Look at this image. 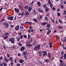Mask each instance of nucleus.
<instances>
[{
    "label": "nucleus",
    "mask_w": 66,
    "mask_h": 66,
    "mask_svg": "<svg viewBox=\"0 0 66 66\" xmlns=\"http://www.w3.org/2000/svg\"><path fill=\"white\" fill-rule=\"evenodd\" d=\"M3 25L4 26V28H7L9 26V23L6 22H4L3 23Z\"/></svg>",
    "instance_id": "1"
},
{
    "label": "nucleus",
    "mask_w": 66,
    "mask_h": 66,
    "mask_svg": "<svg viewBox=\"0 0 66 66\" xmlns=\"http://www.w3.org/2000/svg\"><path fill=\"white\" fill-rule=\"evenodd\" d=\"M15 40V38H10L9 39V41L11 42L12 44H14Z\"/></svg>",
    "instance_id": "2"
},
{
    "label": "nucleus",
    "mask_w": 66,
    "mask_h": 66,
    "mask_svg": "<svg viewBox=\"0 0 66 66\" xmlns=\"http://www.w3.org/2000/svg\"><path fill=\"white\" fill-rule=\"evenodd\" d=\"M40 45L38 44L37 45V46H35L34 47V50H36V51L37 50H39V49H40Z\"/></svg>",
    "instance_id": "3"
},
{
    "label": "nucleus",
    "mask_w": 66,
    "mask_h": 66,
    "mask_svg": "<svg viewBox=\"0 0 66 66\" xmlns=\"http://www.w3.org/2000/svg\"><path fill=\"white\" fill-rule=\"evenodd\" d=\"M30 14L28 12L25 11V17H28V16Z\"/></svg>",
    "instance_id": "4"
},
{
    "label": "nucleus",
    "mask_w": 66,
    "mask_h": 66,
    "mask_svg": "<svg viewBox=\"0 0 66 66\" xmlns=\"http://www.w3.org/2000/svg\"><path fill=\"white\" fill-rule=\"evenodd\" d=\"M14 10L15 12L17 13H19V12H20L19 10L17 8H15L14 9Z\"/></svg>",
    "instance_id": "5"
},
{
    "label": "nucleus",
    "mask_w": 66,
    "mask_h": 66,
    "mask_svg": "<svg viewBox=\"0 0 66 66\" xmlns=\"http://www.w3.org/2000/svg\"><path fill=\"white\" fill-rule=\"evenodd\" d=\"M13 16L8 17H7V19L10 20H12L13 19Z\"/></svg>",
    "instance_id": "6"
},
{
    "label": "nucleus",
    "mask_w": 66,
    "mask_h": 66,
    "mask_svg": "<svg viewBox=\"0 0 66 66\" xmlns=\"http://www.w3.org/2000/svg\"><path fill=\"white\" fill-rule=\"evenodd\" d=\"M2 37H3V38H4V40L6 39H7V38H8V36H6L4 35H3Z\"/></svg>",
    "instance_id": "7"
},
{
    "label": "nucleus",
    "mask_w": 66,
    "mask_h": 66,
    "mask_svg": "<svg viewBox=\"0 0 66 66\" xmlns=\"http://www.w3.org/2000/svg\"><path fill=\"white\" fill-rule=\"evenodd\" d=\"M37 11L41 13H43V10L41 9L40 8H38L37 10Z\"/></svg>",
    "instance_id": "8"
},
{
    "label": "nucleus",
    "mask_w": 66,
    "mask_h": 66,
    "mask_svg": "<svg viewBox=\"0 0 66 66\" xmlns=\"http://www.w3.org/2000/svg\"><path fill=\"white\" fill-rule=\"evenodd\" d=\"M19 25H18L16 26L15 27V30L16 31H18V29H19Z\"/></svg>",
    "instance_id": "9"
},
{
    "label": "nucleus",
    "mask_w": 66,
    "mask_h": 66,
    "mask_svg": "<svg viewBox=\"0 0 66 66\" xmlns=\"http://www.w3.org/2000/svg\"><path fill=\"white\" fill-rule=\"evenodd\" d=\"M13 57H11L9 58V61H11V62H13Z\"/></svg>",
    "instance_id": "10"
},
{
    "label": "nucleus",
    "mask_w": 66,
    "mask_h": 66,
    "mask_svg": "<svg viewBox=\"0 0 66 66\" xmlns=\"http://www.w3.org/2000/svg\"><path fill=\"white\" fill-rule=\"evenodd\" d=\"M32 9V6H31L30 7H29L28 9V12H30L31 10Z\"/></svg>",
    "instance_id": "11"
},
{
    "label": "nucleus",
    "mask_w": 66,
    "mask_h": 66,
    "mask_svg": "<svg viewBox=\"0 0 66 66\" xmlns=\"http://www.w3.org/2000/svg\"><path fill=\"white\" fill-rule=\"evenodd\" d=\"M25 49V47H24L23 46L21 48L20 50H21V51H23Z\"/></svg>",
    "instance_id": "12"
},
{
    "label": "nucleus",
    "mask_w": 66,
    "mask_h": 66,
    "mask_svg": "<svg viewBox=\"0 0 66 66\" xmlns=\"http://www.w3.org/2000/svg\"><path fill=\"white\" fill-rule=\"evenodd\" d=\"M27 52V51H24L22 53V55H23V56L24 55H26V54Z\"/></svg>",
    "instance_id": "13"
},
{
    "label": "nucleus",
    "mask_w": 66,
    "mask_h": 66,
    "mask_svg": "<svg viewBox=\"0 0 66 66\" xmlns=\"http://www.w3.org/2000/svg\"><path fill=\"white\" fill-rule=\"evenodd\" d=\"M43 15H41L38 18V20H40L42 18V17H43Z\"/></svg>",
    "instance_id": "14"
},
{
    "label": "nucleus",
    "mask_w": 66,
    "mask_h": 66,
    "mask_svg": "<svg viewBox=\"0 0 66 66\" xmlns=\"http://www.w3.org/2000/svg\"><path fill=\"white\" fill-rule=\"evenodd\" d=\"M38 63L39 64H40L41 65H42V64H43V62H42L41 61H38Z\"/></svg>",
    "instance_id": "15"
},
{
    "label": "nucleus",
    "mask_w": 66,
    "mask_h": 66,
    "mask_svg": "<svg viewBox=\"0 0 66 66\" xmlns=\"http://www.w3.org/2000/svg\"><path fill=\"white\" fill-rule=\"evenodd\" d=\"M48 55H47V56H48V57L49 58V59L51 58V54L50 53H48Z\"/></svg>",
    "instance_id": "16"
},
{
    "label": "nucleus",
    "mask_w": 66,
    "mask_h": 66,
    "mask_svg": "<svg viewBox=\"0 0 66 66\" xmlns=\"http://www.w3.org/2000/svg\"><path fill=\"white\" fill-rule=\"evenodd\" d=\"M37 4L38 6H41L40 3L39 2H37Z\"/></svg>",
    "instance_id": "17"
},
{
    "label": "nucleus",
    "mask_w": 66,
    "mask_h": 66,
    "mask_svg": "<svg viewBox=\"0 0 66 66\" xmlns=\"http://www.w3.org/2000/svg\"><path fill=\"white\" fill-rule=\"evenodd\" d=\"M51 32V31L50 30H49L47 33L46 34L47 35H49L50 33Z\"/></svg>",
    "instance_id": "18"
},
{
    "label": "nucleus",
    "mask_w": 66,
    "mask_h": 66,
    "mask_svg": "<svg viewBox=\"0 0 66 66\" xmlns=\"http://www.w3.org/2000/svg\"><path fill=\"white\" fill-rule=\"evenodd\" d=\"M27 47H32V44H27Z\"/></svg>",
    "instance_id": "19"
},
{
    "label": "nucleus",
    "mask_w": 66,
    "mask_h": 66,
    "mask_svg": "<svg viewBox=\"0 0 66 66\" xmlns=\"http://www.w3.org/2000/svg\"><path fill=\"white\" fill-rule=\"evenodd\" d=\"M24 61L22 60H19V62L20 63H23Z\"/></svg>",
    "instance_id": "20"
},
{
    "label": "nucleus",
    "mask_w": 66,
    "mask_h": 66,
    "mask_svg": "<svg viewBox=\"0 0 66 66\" xmlns=\"http://www.w3.org/2000/svg\"><path fill=\"white\" fill-rule=\"evenodd\" d=\"M46 27L47 28H50V25L49 23L46 26Z\"/></svg>",
    "instance_id": "21"
},
{
    "label": "nucleus",
    "mask_w": 66,
    "mask_h": 66,
    "mask_svg": "<svg viewBox=\"0 0 66 66\" xmlns=\"http://www.w3.org/2000/svg\"><path fill=\"white\" fill-rule=\"evenodd\" d=\"M33 21H34V22H38V21H37L36 19H34Z\"/></svg>",
    "instance_id": "22"
},
{
    "label": "nucleus",
    "mask_w": 66,
    "mask_h": 66,
    "mask_svg": "<svg viewBox=\"0 0 66 66\" xmlns=\"http://www.w3.org/2000/svg\"><path fill=\"white\" fill-rule=\"evenodd\" d=\"M48 24V23H45L44 22H42V25H43V26H44L45 25V24Z\"/></svg>",
    "instance_id": "23"
},
{
    "label": "nucleus",
    "mask_w": 66,
    "mask_h": 66,
    "mask_svg": "<svg viewBox=\"0 0 66 66\" xmlns=\"http://www.w3.org/2000/svg\"><path fill=\"white\" fill-rule=\"evenodd\" d=\"M58 20L60 23H61V24H62V23H63V22H62L61 20H60V19H59Z\"/></svg>",
    "instance_id": "24"
},
{
    "label": "nucleus",
    "mask_w": 66,
    "mask_h": 66,
    "mask_svg": "<svg viewBox=\"0 0 66 66\" xmlns=\"http://www.w3.org/2000/svg\"><path fill=\"white\" fill-rule=\"evenodd\" d=\"M45 20L46 21H47L48 20V18H47V16H45Z\"/></svg>",
    "instance_id": "25"
},
{
    "label": "nucleus",
    "mask_w": 66,
    "mask_h": 66,
    "mask_svg": "<svg viewBox=\"0 0 66 66\" xmlns=\"http://www.w3.org/2000/svg\"><path fill=\"white\" fill-rule=\"evenodd\" d=\"M24 57L25 59H27L28 57H27V54H26L24 56Z\"/></svg>",
    "instance_id": "26"
},
{
    "label": "nucleus",
    "mask_w": 66,
    "mask_h": 66,
    "mask_svg": "<svg viewBox=\"0 0 66 66\" xmlns=\"http://www.w3.org/2000/svg\"><path fill=\"white\" fill-rule=\"evenodd\" d=\"M49 10V9L48 7L46 8L45 9V11L46 12H48Z\"/></svg>",
    "instance_id": "27"
},
{
    "label": "nucleus",
    "mask_w": 66,
    "mask_h": 66,
    "mask_svg": "<svg viewBox=\"0 0 66 66\" xmlns=\"http://www.w3.org/2000/svg\"><path fill=\"white\" fill-rule=\"evenodd\" d=\"M19 47H21L22 46V44L20 43H19Z\"/></svg>",
    "instance_id": "28"
},
{
    "label": "nucleus",
    "mask_w": 66,
    "mask_h": 66,
    "mask_svg": "<svg viewBox=\"0 0 66 66\" xmlns=\"http://www.w3.org/2000/svg\"><path fill=\"white\" fill-rule=\"evenodd\" d=\"M5 35L6 36V35H9V33H8L7 32H5Z\"/></svg>",
    "instance_id": "29"
},
{
    "label": "nucleus",
    "mask_w": 66,
    "mask_h": 66,
    "mask_svg": "<svg viewBox=\"0 0 66 66\" xmlns=\"http://www.w3.org/2000/svg\"><path fill=\"white\" fill-rule=\"evenodd\" d=\"M28 7H29V6L26 5L24 7V8L25 9H27Z\"/></svg>",
    "instance_id": "30"
},
{
    "label": "nucleus",
    "mask_w": 66,
    "mask_h": 66,
    "mask_svg": "<svg viewBox=\"0 0 66 66\" xmlns=\"http://www.w3.org/2000/svg\"><path fill=\"white\" fill-rule=\"evenodd\" d=\"M51 20H52V22L54 23H55V21H54V19H51Z\"/></svg>",
    "instance_id": "31"
},
{
    "label": "nucleus",
    "mask_w": 66,
    "mask_h": 66,
    "mask_svg": "<svg viewBox=\"0 0 66 66\" xmlns=\"http://www.w3.org/2000/svg\"><path fill=\"white\" fill-rule=\"evenodd\" d=\"M63 57L64 59H66V54H64L63 55Z\"/></svg>",
    "instance_id": "32"
},
{
    "label": "nucleus",
    "mask_w": 66,
    "mask_h": 66,
    "mask_svg": "<svg viewBox=\"0 0 66 66\" xmlns=\"http://www.w3.org/2000/svg\"><path fill=\"white\" fill-rule=\"evenodd\" d=\"M48 4H51L52 3H51V1H50V0H48Z\"/></svg>",
    "instance_id": "33"
},
{
    "label": "nucleus",
    "mask_w": 66,
    "mask_h": 66,
    "mask_svg": "<svg viewBox=\"0 0 66 66\" xmlns=\"http://www.w3.org/2000/svg\"><path fill=\"white\" fill-rule=\"evenodd\" d=\"M36 41L35 40L33 43L32 44V45H33V46H34V45H35V44H36Z\"/></svg>",
    "instance_id": "34"
},
{
    "label": "nucleus",
    "mask_w": 66,
    "mask_h": 66,
    "mask_svg": "<svg viewBox=\"0 0 66 66\" xmlns=\"http://www.w3.org/2000/svg\"><path fill=\"white\" fill-rule=\"evenodd\" d=\"M58 27L59 29H63V27L62 26H59Z\"/></svg>",
    "instance_id": "35"
},
{
    "label": "nucleus",
    "mask_w": 66,
    "mask_h": 66,
    "mask_svg": "<svg viewBox=\"0 0 66 66\" xmlns=\"http://www.w3.org/2000/svg\"><path fill=\"white\" fill-rule=\"evenodd\" d=\"M64 12H63V14L64 15H66V11H65V10H64Z\"/></svg>",
    "instance_id": "36"
},
{
    "label": "nucleus",
    "mask_w": 66,
    "mask_h": 66,
    "mask_svg": "<svg viewBox=\"0 0 66 66\" xmlns=\"http://www.w3.org/2000/svg\"><path fill=\"white\" fill-rule=\"evenodd\" d=\"M32 40H33V38H31L29 42L30 43V44L31 43V42H32Z\"/></svg>",
    "instance_id": "37"
},
{
    "label": "nucleus",
    "mask_w": 66,
    "mask_h": 66,
    "mask_svg": "<svg viewBox=\"0 0 66 66\" xmlns=\"http://www.w3.org/2000/svg\"><path fill=\"white\" fill-rule=\"evenodd\" d=\"M3 66H7V64L5 62H4L3 63Z\"/></svg>",
    "instance_id": "38"
},
{
    "label": "nucleus",
    "mask_w": 66,
    "mask_h": 66,
    "mask_svg": "<svg viewBox=\"0 0 66 66\" xmlns=\"http://www.w3.org/2000/svg\"><path fill=\"white\" fill-rule=\"evenodd\" d=\"M19 7L21 10H23V7L22 6H19Z\"/></svg>",
    "instance_id": "39"
},
{
    "label": "nucleus",
    "mask_w": 66,
    "mask_h": 66,
    "mask_svg": "<svg viewBox=\"0 0 66 66\" xmlns=\"http://www.w3.org/2000/svg\"><path fill=\"white\" fill-rule=\"evenodd\" d=\"M61 66H66V65H65V64L64 63H62Z\"/></svg>",
    "instance_id": "40"
},
{
    "label": "nucleus",
    "mask_w": 66,
    "mask_h": 66,
    "mask_svg": "<svg viewBox=\"0 0 66 66\" xmlns=\"http://www.w3.org/2000/svg\"><path fill=\"white\" fill-rule=\"evenodd\" d=\"M57 15L58 16H59V17L60 16H61V14H60V12H58L57 13Z\"/></svg>",
    "instance_id": "41"
},
{
    "label": "nucleus",
    "mask_w": 66,
    "mask_h": 66,
    "mask_svg": "<svg viewBox=\"0 0 66 66\" xmlns=\"http://www.w3.org/2000/svg\"><path fill=\"white\" fill-rule=\"evenodd\" d=\"M64 39H63V41L64 42H65L66 43V37H64Z\"/></svg>",
    "instance_id": "42"
},
{
    "label": "nucleus",
    "mask_w": 66,
    "mask_h": 66,
    "mask_svg": "<svg viewBox=\"0 0 66 66\" xmlns=\"http://www.w3.org/2000/svg\"><path fill=\"white\" fill-rule=\"evenodd\" d=\"M23 37L24 38H26L27 37V35H23Z\"/></svg>",
    "instance_id": "43"
},
{
    "label": "nucleus",
    "mask_w": 66,
    "mask_h": 66,
    "mask_svg": "<svg viewBox=\"0 0 66 66\" xmlns=\"http://www.w3.org/2000/svg\"><path fill=\"white\" fill-rule=\"evenodd\" d=\"M46 16L50 17V13H47L46 15Z\"/></svg>",
    "instance_id": "44"
},
{
    "label": "nucleus",
    "mask_w": 66,
    "mask_h": 66,
    "mask_svg": "<svg viewBox=\"0 0 66 66\" xmlns=\"http://www.w3.org/2000/svg\"><path fill=\"white\" fill-rule=\"evenodd\" d=\"M7 57H10V55L9 54H7Z\"/></svg>",
    "instance_id": "45"
},
{
    "label": "nucleus",
    "mask_w": 66,
    "mask_h": 66,
    "mask_svg": "<svg viewBox=\"0 0 66 66\" xmlns=\"http://www.w3.org/2000/svg\"><path fill=\"white\" fill-rule=\"evenodd\" d=\"M60 7L61 9H64V5H62Z\"/></svg>",
    "instance_id": "46"
},
{
    "label": "nucleus",
    "mask_w": 66,
    "mask_h": 66,
    "mask_svg": "<svg viewBox=\"0 0 66 66\" xmlns=\"http://www.w3.org/2000/svg\"><path fill=\"white\" fill-rule=\"evenodd\" d=\"M60 62L61 63H62L63 62V61L62 60H60Z\"/></svg>",
    "instance_id": "47"
},
{
    "label": "nucleus",
    "mask_w": 66,
    "mask_h": 66,
    "mask_svg": "<svg viewBox=\"0 0 66 66\" xmlns=\"http://www.w3.org/2000/svg\"><path fill=\"white\" fill-rule=\"evenodd\" d=\"M20 39V37H18V38L17 39V40H18V42H19V40Z\"/></svg>",
    "instance_id": "48"
},
{
    "label": "nucleus",
    "mask_w": 66,
    "mask_h": 66,
    "mask_svg": "<svg viewBox=\"0 0 66 66\" xmlns=\"http://www.w3.org/2000/svg\"><path fill=\"white\" fill-rule=\"evenodd\" d=\"M4 61H5V62H6V61L7 60V59L5 57H4Z\"/></svg>",
    "instance_id": "49"
},
{
    "label": "nucleus",
    "mask_w": 66,
    "mask_h": 66,
    "mask_svg": "<svg viewBox=\"0 0 66 66\" xmlns=\"http://www.w3.org/2000/svg\"><path fill=\"white\" fill-rule=\"evenodd\" d=\"M34 3V2L33 1H32V2H31L30 3V5H33V4Z\"/></svg>",
    "instance_id": "50"
},
{
    "label": "nucleus",
    "mask_w": 66,
    "mask_h": 66,
    "mask_svg": "<svg viewBox=\"0 0 66 66\" xmlns=\"http://www.w3.org/2000/svg\"><path fill=\"white\" fill-rule=\"evenodd\" d=\"M50 4V7L52 8V7L53 6V4Z\"/></svg>",
    "instance_id": "51"
},
{
    "label": "nucleus",
    "mask_w": 66,
    "mask_h": 66,
    "mask_svg": "<svg viewBox=\"0 0 66 66\" xmlns=\"http://www.w3.org/2000/svg\"><path fill=\"white\" fill-rule=\"evenodd\" d=\"M30 38V35H28V39H29Z\"/></svg>",
    "instance_id": "52"
},
{
    "label": "nucleus",
    "mask_w": 66,
    "mask_h": 66,
    "mask_svg": "<svg viewBox=\"0 0 66 66\" xmlns=\"http://www.w3.org/2000/svg\"><path fill=\"white\" fill-rule=\"evenodd\" d=\"M3 48L4 49H6V47L5 46V45H4L3 46Z\"/></svg>",
    "instance_id": "53"
},
{
    "label": "nucleus",
    "mask_w": 66,
    "mask_h": 66,
    "mask_svg": "<svg viewBox=\"0 0 66 66\" xmlns=\"http://www.w3.org/2000/svg\"><path fill=\"white\" fill-rule=\"evenodd\" d=\"M43 6L44 7V9H46V7H47L46 5H43Z\"/></svg>",
    "instance_id": "54"
},
{
    "label": "nucleus",
    "mask_w": 66,
    "mask_h": 66,
    "mask_svg": "<svg viewBox=\"0 0 66 66\" xmlns=\"http://www.w3.org/2000/svg\"><path fill=\"white\" fill-rule=\"evenodd\" d=\"M0 60H3V57L2 56H1V57H0Z\"/></svg>",
    "instance_id": "55"
},
{
    "label": "nucleus",
    "mask_w": 66,
    "mask_h": 66,
    "mask_svg": "<svg viewBox=\"0 0 66 66\" xmlns=\"http://www.w3.org/2000/svg\"><path fill=\"white\" fill-rule=\"evenodd\" d=\"M49 61V60H48V59H47L45 61V62H47V63H48V62Z\"/></svg>",
    "instance_id": "56"
},
{
    "label": "nucleus",
    "mask_w": 66,
    "mask_h": 66,
    "mask_svg": "<svg viewBox=\"0 0 66 66\" xmlns=\"http://www.w3.org/2000/svg\"><path fill=\"white\" fill-rule=\"evenodd\" d=\"M58 65L59 66H62V64H60L59 63H58Z\"/></svg>",
    "instance_id": "57"
},
{
    "label": "nucleus",
    "mask_w": 66,
    "mask_h": 66,
    "mask_svg": "<svg viewBox=\"0 0 66 66\" xmlns=\"http://www.w3.org/2000/svg\"><path fill=\"white\" fill-rule=\"evenodd\" d=\"M43 56L44 57H45V56H46V54L45 53H44L43 54Z\"/></svg>",
    "instance_id": "58"
},
{
    "label": "nucleus",
    "mask_w": 66,
    "mask_h": 66,
    "mask_svg": "<svg viewBox=\"0 0 66 66\" xmlns=\"http://www.w3.org/2000/svg\"><path fill=\"white\" fill-rule=\"evenodd\" d=\"M64 51H62V52H61V54H62V55H63V54H64Z\"/></svg>",
    "instance_id": "59"
},
{
    "label": "nucleus",
    "mask_w": 66,
    "mask_h": 66,
    "mask_svg": "<svg viewBox=\"0 0 66 66\" xmlns=\"http://www.w3.org/2000/svg\"><path fill=\"white\" fill-rule=\"evenodd\" d=\"M12 48H13L14 49H15V48H16V46L14 45L12 47Z\"/></svg>",
    "instance_id": "60"
},
{
    "label": "nucleus",
    "mask_w": 66,
    "mask_h": 66,
    "mask_svg": "<svg viewBox=\"0 0 66 66\" xmlns=\"http://www.w3.org/2000/svg\"><path fill=\"white\" fill-rule=\"evenodd\" d=\"M4 20V18H3L1 21V22H3V21Z\"/></svg>",
    "instance_id": "61"
},
{
    "label": "nucleus",
    "mask_w": 66,
    "mask_h": 66,
    "mask_svg": "<svg viewBox=\"0 0 66 66\" xmlns=\"http://www.w3.org/2000/svg\"><path fill=\"white\" fill-rule=\"evenodd\" d=\"M17 66H20V64L19 63H18L16 65Z\"/></svg>",
    "instance_id": "62"
},
{
    "label": "nucleus",
    "mask_w": 66,
    "mask_h": 66,
    "mask_svg": "<svg viewBox=\"0 0 66 66\" xmlns=\"http://www.w3.org/2000/svg\"><path fill=\"white\" fill-rule=\"evenodd\" d=\"M55 7H53V8L52 10H53V11H55Z\"/></svg>",
    "instance_id": "63"
},
{
    "label": "nucleus",
    "mask_w": 66,
    "mask_h": 66,
    "mask_svg": "<svg viewBox=\"0 0 66 66\" xmlns=\"http://www.w3.org/2000/svg\"><path fill=\"white\" fill-rule=\"evenodd\" d=\"M0 66H3V63H0Z\"/></svg>",
    "instance_id": "64"
}]
</instances>
